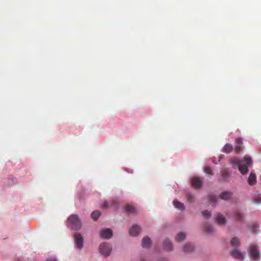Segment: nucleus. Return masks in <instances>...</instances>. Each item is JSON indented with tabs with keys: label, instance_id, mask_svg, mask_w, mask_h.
Listing matches in <instances>:
<instances>
[{
	"label": "nucleus",
	"instance_id": "nucleus-1",
	"mask_svg": "<svg viewBox=\"0 0 261 261\" xmlns=\"http://www.w3.org/2000/svg\"><path fill=\"white\" fill-rule=\"evenodd\" d=\"M230 163L234 168H238L240 172L245 175L248 172V168L251 166L252 160L251 157L245 155L242 160L236 158L231 159L230 160Z\"/></svg>",
	"mask_w": 261,
	"mask_h": 261
},
{
	"label": "nucleus",
	"instance_id": "nucleus-2",
	"mask_svg": "<svg viewBox=\"0 0 261 261\" xmlns=\"http://www.w3.org/2000/svg\"><path fill=\"white\" fill-rule=\"evenodd\" d=\"M68 224L72 229L78 230L81 229L82 224L76 215H71L68 219Z\"/></svg>",
	"mask_w": 261,
	"mask_h": 261
},
{
	"label": "nucleus",
	"instance_id": "nucleus-3",
	"mask_svg": "<svg viewBox=\"0 0 261 261\" xmlns=\"http://www.w3.org/2000/svg\"><path fill=\"white\" fill-rule=\"evenodd\" d=\"M249 253L252 258L257 261L259 260L260 252L258 250V247L255 244H251L250 246Z\"/></svg>",
	"mask_w": 261,
	"mask_h": 261
},
{
	"label": "nucleus",
	"instance_id": "nucleus-4",
	"mask_svg": "<svg viewBox=\"0 0 261 261\" xmlns=\"http://www.w3.org/2000/svg\"><path fill=\"white\" fill-rule=\"evenodd\" d=\"M99 250L100 253L102 255L108 256L111 252L112 247L108 243H103L100 245Z\"/></svg>",
	"mask_w": 261,
	"mask_h": 261
},
{
	"label": "nucleus",
	"instance_id": "nucleus-5",
	"mask_svg": "<svg viewBox=\"0 0 261 261\" xmlns=\"http://www.w3.org/2000/svg\"><path fill=\"white\" fill-rule=\"evenodd\" d=\"M75 246L79 249H81L83 246L84 239L79 233H75L74 236Z\"/></svg>",
	"mask_w": 261,
	"mask_h": 261
},
{
	"label": "nucleus",
	"instance_id": "nucleus-6",
	"mask_svg": "<svg viewBox=\"0 0 261 261\" xmlns=\"http://www.w3.org/2000/svg\"><path fill=\"white\" fill-rule=\"evenodd\" d=\"M244 149L243 146V138L238 137L235 140V147L234 150L236 153H240Z\"/></svg>",
	"mask_w": 261,
	"mask_h": 261
},
{
	"label": "nucleus",
	"instance_id": "nucleus-7",
	"mask_svg": "<svg viewBox=\"0 0 261 261\" xmlns=\"http://www.w3.org/2000/svg\"><path fill=\"white\" fill-rule=\"evenodd\" d=\"M112 235V230L110 228L102 229L100 231V237L105 239H110Z\"/></svg>",
	"mask_w": 261,
	"mask_h": 261
},
{
	"label": "nucleus",
	"instance_id": "nucleus-8",
	"mask_svg": "<svg viewBox=\"0 0 261 261\" xmlns=\"http://www.w3.org/2000/svg\"><path fill=\"white\" fill-rule=\"evenodd\" d=\"M219 197L224 200H231L233 198V193L229 191H224L220 194Z\"/></svg>",
	"mask_w": 261,
	"mask_h": 261
},
{
	"label": "nucleus",
	"instance_id": "nucleus-9",
	"mask_svg": "<svg viewBox=\"0 0 261 261\" xmlns=\"http://www.w3.org/2000/svg\"><path fill=\"white\" fill-rule=\"evenodd\" d=\"M191 183L192 186L195 188H199L202 185L201 180L200 179V178L196 177H194L191 178Z\"/></svg>",
	"mask_w": 261,
	"mask_h": 261
},
{
	"label": "nucleus",
	"instance_id": "nucleus-10",
	"mask_svg": "<svg viewBox=\"0 0 261 261\" xmlns=\"http://www.w3.org/2000/svg\"><path fill=\"white\" fill-rule=\"evenodd\" d=\"M141 231V228L137 225H133L129 229V234L132 236L138 235Z\"/></svg>",
	"mask_w": 261,
	"mask_h": 261
},
{
	"label": "nucleus",
	"instance_id": "nucleus-11",
	"mask_svg": "<svg viewBox=\"0 0 261 261\" xmlns=\"http://www.w3.org/2000/svg\"><path fill=\"white\" fill-rule=\"evenodd\" d=\"M216 222L219 225H224L226 222V220L223 216L219 214L216 217Z\"/></svg>",
	"mask_w": 261,
	"mask_h": 261
},
{
	"label": "nucleus",
	"instance_id": "nucleus-12",
	"mask_svg": "<svg viewBox=\"0 0 261 261\" xmlns=\"http://www.w3.org/2000/svg\"><path fill=\"white\" fill-rule=\"evenodd\" d=\"M151 244V239L148 237H144L142 242V245L143 248H149Z\"/></svg>",
	"mask_w": 261,
	"mask_h": 261
},
{
	"label": "nucleus",
	"instance_id": "nucleus-13",
	"mask_svg": "<svg viewBox=\"0 0 261 261\" xmlns=\"http://www.w3.org/2000/svg\"><path fill=\"white\" fill-rule=\"evenodd\" d=\"M248 184L250 186L254 185L256 182V177L254 173L251 172L248 179Z\"/></svg>",
	"mask_w": 261,
	"mask_h": 261
},
{
	"label": "nucleus",
	"instance_id": "nucleus-14",
	"mask_svg": "<svg viewBox=\"0 0 261 261\" xmlns=\"http://www.w3.org/2000/svg\"><path fill=\"white\" fill-rule=\"evenodd\" d=\"M173 205L175 207H176V208H177L178 210L181 211H183L185 210V206L184 205V204L179 201H178V200H174L173 201Z\"/></svg>",
	"mask_w": 261,
	"mask_h": 261
},
{
	"label": "nucleus",
	"instance_id": "nucleus-15",
	"mask_svg": "<svg viewBox=\"0 0 261 261\" xmlns=\"http://www.w3.org/2000/svg\"><path fill=\"white\" fill-rule=\"evenodd\" d=\"M231 255L233 257L237 259H243L244 256L242 253L238 250H235L231 252Z\"/></svg>",
	"mask_w": 261,
	"mask_h": 261
},
{
	"label": "nucleus",
	"instance_id": "nucleus-16",
	"mask_svg": "<svg viewBox=\"0 0 261 261\" xmlns=\"http://www.w3.org/2000/svg\"><path fill=\"white\" fill-rule=\"evenodd\" d=\"M233 146L229 143L226 144L222 148V152L225 153H229L233 150Z\"/></svg>",
	"mask_w": 261,
	"mask_h": 261
},
{
	"label": "nucleus",
	"instance_id": "nucleus-17",
	"mask_svg": "<svg viewBox=\"0 0 261 261\" xmlns=\"http://www.w3.org/2000/svg\"><path fill=\"white\" fill-rule=\"evenodd\" d=\"M163 246L165 249L168 251H171L172 250V244L168 239H166L164 241Z\"/></svg>",
	"mask_w": 261,
	"mask_h": 261
},
{
	"label": "nucleus",
	"instance_id": "nucleus-18",
	"mask_svg": "<svg viewBox=\"0 0 261 261\" xmlns=\"http://www.w3.org/2000/svg\"><path fill=\"white\" fill-rule=\"evenodd\" d=\"M194 249V247L192 244L187 243L184 246L183 251L186 253H189L192 252Z\"/></svg>",
	"mask_w": 261,
	"mask_h": 261
},
{
	"label": "nucleus",
	"instance_id": "nucleus-19",
	"mask_svg": "<svg viewBox=\"0 0 261 261\" xmlns=\"http://www.w3.org/2000/svg\"><path fill=\"white\" fill-rule=\"evenodd\" d=\"M203 228L204 231L207 233L211 234L214 232V229L213 226L208 223L204 224L203 225Z\"/></svg>",
	"mask_w": 261,
	"mask_h": 261
},
{
	"label": "nucleus",
	"instance_id": "nucleus-20",
	"mask_svg": "<svg viewBox=\"0 0 261 261\" xmlns=\"http://www.w3.org/2000/svg\"><path fill=\"white\" fill-rule=\"evenodd\" d=\"M231 245L234 247H238L240 244L239 240L237 237L233 238L230 241Z\"/></svg>",
	"mask_w": 261,
	"mask_h": 261
},
{
	"label": "nucleus",
	"instance_id": "nucleus-21",
	"mask_svg": "<svg viewBox=\"0 0 261 261\" xmlns=\"http://www.w3.org/2000/svg\"><path fill=\"white\" fill-rule=\"evenodd\" d=\"M186 236V234L185 232H180L177 234L175 239L177 242H181L185 239Z\"/></svg>",
	"mask_w": 261,
	"mask_h": 261
},
{
	"label": "nucleus",
	"instance_id": "nucleus-22",
	"mask_svg": "<svg viewBox=\"0 0 261 261\" xmlns=\"http://www.w3.org/2000/svg\"><path fill=\"white\" fill-rule=\"evenodd\" d=\"M221 176L224 180L227 179L229 176V173L227 169H224L221 171Z\"/></svg>",
	"mask_w": 261,
	"mask_h": 261
},
{
	"label": "nucleus",
	"instance_id": "nucleus-23",
	"mask_svg": "<svg viewBox=\"0 0 261 261\" xmlns=\"http://www.w3.org/2000/svg\"><path fill=\"white\" fill-rule=\"evenodd\" d=\"M125 211L126 212H135L136 211V209L134 206L128 204L125 206Z\"/></svg>",
	"mask_w": 261,
	"mask_h": 261
},
{
	"label": "nucleus",
	"instance_id": "nucleus-24",
	"mask_svg": "<svg viewBox=\"0 0 261 261\" xmlns=\"http://www.w3.org/2000/svg\"><path fill=\"white\" fill-rule=\"evenodd\" d=\"M204 171H205V173L208 175H213V169H212V168H211L209 166H207L204 168Z\"/></svg>",
	"mask_w": 261,
	"mask_h": 261
},
{
	"label": "nucleus",
	"instance_id": "nucleus-25",
	"mask_svg": "<svg viewBox=\"0 0 261 261\" xmlns=\"http://www.w3.org/2000/svg\"><path fill=\"white\" fill-rule=\"evenodd\" d=\"M101 213H91V218L94 221H96L100 217Z\"/></svg>",
	"mask_w": 261,
	"mask_h": 261
},
{
	"label": "nucleus",
	"instance_id": "nucleus-26",
	"mask_svg": "<svg viewBox=\"0 0 261 261\" xmlns=\"http://www.w3.org/2000/svg\"><path fill=\"white\" fill-rule=\"evenodd\" d=\"M187 200L190 202H192L194 200V196L191 194H188L186 196Z\"/></svg>",
	"mask_w": 261,
	"mask_h": 261
},
{
	"label": "nucleus",
	"instance_id": "nucleus-27",
	"mask_svg": "<svg viewBox=\"0 0 261 261\" xmlns=\"http://www.w3.org/2000/svg\"><path fill=\"white\" fill-rule=\"evenodd\" d=\"M113 205V204L112 202L111 203H109L108 202L105 201L103 203V204H102L101 207L103 208H107L109 206H112Z\"/></svg>",
	"mask_w": 261,
	"mask_h": 261
},
{
	"label": "nucleus",
	"instance_id": "nucleus-28",
	"mask_svg": "<svg viewBox=\"0 0 261 261\" xmlns=\"http://www.w3.org/2000/svg\"><path fill=\"white\" fill-rule=\"evenodd\" d=\"M254 201L256 204H261V196H256L254 197Z\"/></svg>",
	"mask_w": 261,
	"mask_h": 261
},
{
	"label": "nucleus",
	"instance_id": "nucleus-29",
	"mask_svg": "<svg viewBox=\"0 0 261 261\" xmlns=\"http://www.w3.org/2000/svg\"><path fill=\"white\" fill-rule=\"evenodd\" d=\"M258 227V225L256 223H254L252 226V231L253 233H256V229Z\"/></svg>",
	"mask_w": 261,
	"mask_h": 261
},
{
	"label": "nucleus",
	"instance_id": "nucleus-30",
	"mask_svg": "<svg viewBox=\"0 0 261 261\" xmlns=\"http://www.w3.org/2000/svg\"><path fill=\"white\" fill-rule=\"evenodd\" d=\"M203 217L206 219H208L211 217V213H202Z\"/></svg>",
	"mask_w": 261,
	"mask_h": 261
},
{
	"label": "nucleus",
	"instance_id": "nucleus-31",
	"mask_svg": "<svg viewBox=\"0 0 261 261\" xmlns=\"http://www.w3.org/2000/svg\"><path fill=\"white\" fill-rule=\"evenodd\" d=\"M242 216H241V213H236L235 214V218L237 219H241Z\"/></svg>",
	"mask_w": 261,
	"mask_h": 261
},
{
	"label": "nucleus",
	"instance_id": "nucleus-32",
	"mask_svg": "<svg viewBox=\"0 0 261 261\" xmlns=\"http://www.w3.org/2000/svg\"><path fill=\"white\" fill-rule=\"evenodd\" d=\"M46 261H57L55 258L51 257L48 258Z\"/></svg>",
	"mask_w": 261,
	"mask_h": 261
},
{
	"label": "nucleus",
	"instance_id": "nucleus-33",
	"mask_svg": "<svg viewBox=\"0 0 261 261\" xmlns=\"http://www.w3.org/2000/svg\"><path fill=\"white\" fill-rule=\"evenodd\" d=\"M159 261H167L165 258H161Z\"/></svg>",
	"mask_w": 261,
	"mask_h": 261
},
{
	"label": "nucleus",
	"instance_id": "nucleus-34",
	"mask_svg": "<svg viewBox=\"0 0 261 261\" xmlns=\"http://www.w3.org/2000/svg\"><path fill=\"white\" fill-rule=\"evenodd\" d=\"M203 212L205 213V212H207V211H203Z\"/></svg>",
	"mask_w": 261,
	"mask_h": 261
},
{
	"label": "nucleus",
	"instance_id": "nucleus-35",
	"mask_svg": "<svg viewBox=\"0 0 261 261\" xmlns=\"http://www.w3.org/2000/svg\"><path fill=\"white\" fill-rule=\"evenodd\" d=\"M141 261H145V260H141Z\"/></svg>",
	"mask_w": 261,
	"mask_h": 261
}]
</instances>
